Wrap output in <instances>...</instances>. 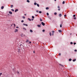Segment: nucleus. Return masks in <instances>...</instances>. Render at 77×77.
I'll use <instances>...</instances> for the list:
<instances>
[{"label": "nucleus", "mask_w": 77, "mask_h": 77, "mask_svg": "<svg viewBox=\"0 0 77 77\" xmlns=\"http://www.w3.org/2000/svg\"><path fill=\"white\" fill-rule=\"evenodd\" d=\"M18 32V29H16L15 31H14V32Z\"/></svg>", "instance_id": "f257e3e1"}, {"label": "nucleus", "mask_w": 77, "mask_h": 77, "mask_svg": "<svg viewBox=\"0 0 77 77\" xmlns=\"http://www.w3.org/2000/svg\"><path fill=\"white\" fill-rule=\"evenodd\" d=\"M41 23H42V24L43 26H45V23H44V22H42Z\"/></svg>", "instance_id": "f03ea898"}, {"label": "nucleus", "mask_w": 77, "mask_h": 77, "mask_svg": "<svg viewBox=\"0 0 77 77\" xmlns=\"http://www.w3.org/2000/svg\"><path fill=\"white\" fill-rule=\"evenodd\" d=\"M18 11V9H16L15 10V12H17V11Z\"/></svg>", "instance_id": "7ed1b4c3"}, {"label": "nucleus", "mask_w": 77, "mask_h": 77, "mask_svg": "<svg viewBox=\"0 0 77 77\" xmlns=\"http://www.w3.org/2000/svg\"><path fill=\"white\" fill-rule=\"evenodd\" d=\"M59 17H61L62 16V14H60L59 15Z\"/></svg>", "instance_id": "20e7f679"}, {"label": "nucleus", "mask_w": 77, "mask_h": 77, "mask_svg": "<svg viewBox=\"0 0 77 77\" xmlns=\"http://www.w3.org/2000/svg\"><path fill=\"white\" fill-rule=\"evenodd\" d=\"M23 25L24 26H28V25H27V24H25L24 23L23 24Z\"/></svg>", "instance_id": "39448f33"}, {"label": "nucleus", "mask_w": 77, "mask_h": 77, "mask_svg": "<svg viewBox=\"0 0 77 77\" xmlns=\"http://www.w3.org/2000/svg\"><path fill=\"white\" fill-rule=\"evenodd\" d=\"M9 13L10 14H12V13L11 11H9Z\"/></svg>", "instance_id": "423d86ee"}, {"label": "nucleus", "mask_w": 77, "mask_h": 77, "mask_svg": "<svg viewBox=\"0 0 77 77\" xmlns=\"http://www.w3.org/2000/svg\"><path fill=\"white\" fill-rule=\"evenodd\" d=\"M30 32L31 33H32V32H33V31H32V29H30Z\"/></svg>", "instance_id": "0eeeda50"}, {"label": "nucleus", "mask_w": 77, "mask_h": 77, "mask_svg": "<svg viewBox=\"0 0 77 77\" xmlns=\"http://www.w3.org/2000/svg\"><path fill=\"white\" fill-rule=\"evenodd\" d=\"M4 8V6H2L1 7V9H3Z\"/></svg>", "instance_id": "6e6552de"}, {"label": "nucleus", "mask_w": 77, "mask_h": 77, "mask_svg": "<svg viewBox=\"0 0 77 77\" xmlns=\"http://www.w3.org/2000/svg\"><path fill=\"white\" fill-rule=\"evenodd\" d=\"M23 30H26V29L24 27H23Z\"/></svg>", "instance_id": "1a4fd4ad"}, {"label": "nucleus", "mask_w": 77, "mask_h": 77, "mask_svg": "<svg viewBox=\"0 0 77 77\" xmlns=\"http://www.w3.org/2000/svg\"><path fill=\"white\" fill-rule=\"evenodd\" d=\"M38 27H41V25H37Z\"/></svg>", "instance_id": "9d476101"}, {"label": "nucleus", "mask_w": 77, "mask_h": 77, "mask_svg": "<svg viewBox=\"0 0 77 77\" xmlns=\"http://www.w3.org/2000/svg\"><path fill=\"white\" fill-rule=\"evenodd\" d=\"M46 9L48 10V9H49V8H48V7H47L46 8Z\"/></svg>", "instance_id": "9b49d317"}, {"label": "nucleus", "mask_w": 77, "mask_h": 77, "mask_svg": "<svg viewBox=\"0 0 77 77\" xmlns=\"http://www.w3.org/2000/svg\"><path fill=\"white\" fill-rule=\"evenodd\" d=\"M28 20H29V21H31V19H30V18H28Z\"/></svg>", "instance_id": "f8f14e48"}, {"label": "nucleus", "mask_w": 77, "mask_h": 77, "mask_svg": "<svg viewBox=\"0 0 77 77\" xmlns=\"http://www.w3.org/2000/svg\"><path fill=\"white\" fill-rule=\"evenodd\" d=\"M26 2H28V3H29L30 2V1L29 0H27Z\"/></svg>", "instance_id": "ddd939ff"}, {"label": "nucleus", "mask_w": 77, "mask_h": 77, "mask_svg": "<svg viewBox=\"0 0 77 77\" xmlns=\"http://www.w3.org/2000/svg\"><path fill=\"white\" fill-rule=\"evenodd\" d=\"M34 5H37V3L36 2H35L34 3Z\"/></svg>", "instance_id": "4468645a"}, {"label": "nucleus", "mask_w": 77, "mask_h": 77, "mask_svg": "<svg viewBox=\"0 0 77 77\" xmlns=\"http://www.w3.org/2000/svg\"><path fill=\"white\" fill-rule=\"evenodd\" d=\"M76 60V59H75V60H73V62H75Z\"/></svg>", "instance_id": "2eb2a0df"}, {"label": "nucleus", "mask_w": 77, "mask_h": 77, "mask_svg": "<svg viewBox=\"0 0 77 77\" xmlns=\"http://www.w3.org/2000/svg\"><path fill=\"white\" fill-rule=\"evenodd\" d=\"M13 7H14V6H13V5H11V8H13Z\"/></svg>", "instance_id": "dca6fc26"}, {"label": "nucleus", "mask_w": 77, "mask_h": 77, "mask_svg": "<svg viewBox=\"0 0 77 77\" xmlns=\"http://www.w3.org/2000/svg\"><path fill=\"white\" fill-rule=\"evenodd\" d=\"M40 21H42V20L41 18H40Z\"/></svg>", "instance_id": "f3484780"}, {"label": "nucleus", "mask_w": 77, "mask_h": 77, "mask_svg": "<svg viewBox=\"0 0 77 77\" xmlns=\"http://www.w3.org/2000/svg\"><path fill=\"white\" fill-rule=\"evenodd\" d=\"M37 5L38 7H39V4H37Z\"/></svg>", "instance_id": "a211bd4d"}, {"label": "nucleus", "mask_w": 77, "mask_h": 77, "mask_svg": "<svg viewBox=\"0 0 77 77\" xmlns=\"http://www.w3.org/2000/svg\"><path fill=\"white\" fill-rule=\"evenodd\" d=\"M72 59H69V61H71Z\"/></svg>", "instance_id": "6ab92c4d"}, {"label": "nucleus", "mask_w": 77, "mask_h": 77, "mask_svg": "<svg viewBox=\"0 0 77 77\" xmlns=\"http://www.w3.org/2000/svg\"><path fill=\"white\" fill-rule=\"evenodd\" d=\"M29 41V40H27L26 41V42H28Z\"/></svg>", "instance_id": "aec40b11"}, {"label": "nucleus", "mask_w": 77, "mask_h": 77, "mask_svg": "<svg viewBox=\"0 0 77 77\" xmlns=\"http://www.w3.org/2000/svg\"><path fill=\"white\" fill-rule=\"evenodd\" d=\"M58 32H60H60H61V31L60 30H58Z\"/></svg>", "instance_id": "412c9836"}, {"label": "nucleus", "mask_w": 77, "mask_h": 77, "mask_svg": "<svg viewBox=\"0 0 77 77\" xmlns=\"http://www.w3.org/2000/svg\"><path fill=\"white\" fill-rule=\"evenodd\" d=\"M49 35H50V36H51V32H50L49 33Z\"/></svg>", "instance_id": "4be33fe9"}, {"label": "nucleus", "mask_w": 77, "mask_h": 77, "mask_svg": "<svg viewBox=\"0 0 77 77\" xmlns=\"http://www.w3.org/2000/svg\"><path fill=\"white\" fill-rule=\"evenodd\" d=\"M39 13L40 14H41V13H42V12L41 11H40L39 12Z\"/></svg>", "instance_id": "5701e85b"}, {"label": "nucleus", "mask_w": 77, "mask_h": 77, "mask_svg": "<svg viewBox=\"0 0 77 77\" xmlns=\"http://www.w3.org/2000/svg\"><path fill=\"white\" fill-rule=\"evenodd\" d=\"M11 11L14 12V9H11Z\"/></svg>", "instance_id": "b1692460"}, {"label": "nucleus", "mask_w": 77, "mask_h": 77, "mask_svg": "<svg viewBox=\"0 0 77 77\" xmlns=\"http://www.w3.org/2000/svg\"><path fill=\"white\" fill-rule=\"evenodd\" d=\"M54 14H55V15H57V13H54Z\"/></svg>", "instance_id": "393cba45"}, {"label": "nucleus", "mask_w": 77, "mask_h": 77, "mask_svg": "<svg viewBox=\"0 0 77 77\" xmlns=\"http://www.w3.org/2000/svg\"><path fill=\"white\" fill-rule=\"evenodd\" d=\"M32 18H35V17H34V16H32Z\"/></svg>", "instance_id": "a878e982"}, {"label": "nucleus", "mask_w": 77, "mask_h": 77, "mask_svg": "<svg viewBox=\"0 0 77 77\" xmlns=\"http://www.w3.org/2000/svg\"><path fill=\"white\" fill-rule=\"evenodd\" d=\"M63 4H65V1H63Z\"/></svg>", "instance_id": "bb28decb"}, {"label": "nucleus", "mask_w": 77, "mask_h": 77, "mask_svg": "<svg viewBox=\"0 0 77 77\" xmlns=\"http://www.w3.org/2000/svg\"><path fill=\"white\" fill-rule=\"evenodd\" d=\"M47 15H49V14H48V13H47Z\"/></svg>", "instance_id": "cd10ccee"}, {"label": "nucleus", "mask_w": 77, "mask_h": 77, "mask_svg": "<svg viewBox=\"0 0 77 77\" xmlns=\"http://www.w3.org/2000/svg\"><path fill=\"white\" fill-rule=\"evenodd\" d=\"M42 32H45V30L44 29L43 30Z\"/></svg>", "instance_id": "c85d7f7f"}, {"label": "nucleus", "mask_w": 77, "mask_h": 77, "mask_svg": "<svg viewBox=\"0 0 77 77\" xmlns=\"http://www.w3.org/2000/svg\"><path fill=\"white\" fill-rule=\"evenodd\" d=\"M52 33H54V31H53L52 32Z\"/></svg>", "instance_id": "c756f323"}, {"label": "nucleus", "mask_w": 77, "mask_h": 77, "mask_svg": "<svg viewBox=\"0 0 77 77\" xmlns=\"http://www.w3.org/2000/svg\"><path fill=\"white\" fill-rule=\"evenodd\" d=\"M73 17H75V15L74 14L73 15Z\"/></svg>", "instance_id": "7c9ffc66"}, {"label": "nucleus", "mask_w": 77, "mask_h": 77, "mask_svg": "<svg viewBox=\"0 0 77 77\" xmlns=\"http://www.w3.org/2000/svg\"><path fill=\"white\" fill-rule=\"evenodd\" d=\"M23 19H25V17H24V16H23Z\"/></svg>", "instance_id": "2f4dec72"}, {"label": "nucleus", "mask_w": 77, "mask_h": 77, "mask_svg": "<svg viewBox=\"0 0 77 77\" xmlns=\"http://www.w3.org/2000/svg\"><path fill=\"white\" fill-rule=\"evenodd\" d=\"M74 20H76V17H74Z\"/></svg>", "instance_id": "473e14b6"}, {"label": "nucleus", "mask_w": 77, "mask_h": 77, "mask_svg": "<svg viewBox=\"0 0 77 77\" xmlns=\"http://www.w3.org/2000/svg\"><path fill=\"white\" fill-rule=\"evenodd\" d=\"M23 22H24V20H22L21 21V22H22V23H23Z\"/></svg>", "instance_id": "72a5a7b5"}, {"label": "nucleus", "mask_w": 77, "mask_h": 77, "mask_svg": "<svg viewBox=\"0 0 77 77\" xmlns=\"http://www.w3.org/2000/svg\"><path fill=\"white\" fill-rule=\"evenodd\" d=\"M60 27H62V24H61L60 25Z\"/></svg>", "instance_id": "f704fd0d"}, {"label": "nucleus", "mask_w": 77, "mask_h": 77, "mask_svg": "<svg viewBox=\"0 0 77 77\" xmlns=\"http://www.w3.org/2000/svg\"><path fill=\"white\" fill-rule=\"evenodd\" d=\"M73 44V43H72V42H70V44Z\"/></svg>", "instance_id": "c9c22d12"}, {"label": "nucleus", "mask_w": 77, "mask_h": 77, "mask_svg": "<svg viewBox=\"0 0 77 77\" xmlns=\"http://www.w3.org/2000/svg\"><path fill=\"white\" fill-rule=\"evenodd\" d=\"M74 51H75V52H77V50H74Z\"/></svg>", "instance_id": "e433bc0d"}, {"label": "nucleus", "mask_w": 77, "mask_h": 77, "mask_svg": "<svg viewBox=\"0 0 77 77\" xmlns=\"http://www.w3.org/2000/svg\"><path fill=\"white\" fill-rule=\"evenodd\" d=\"M64 17H66V14H65Z\"/></svg>", "instance_id": "4c0bfd02"}, {"label": "nucleus", "mask_w": 77, "mask_h": 77, "mask_svg": "<svg viewBox=\"0 0 77 77\" xmlns=\"http://www.w3.org/2000/svg\"><path fill=\"white\" fill-rule=\"evenodd\" d=\"M73 44L74 45H75V44H76V43H74Z\"/></svg>", "instance_id": "58836bf2"}, {"label": "nucleus", "mask_w": 77, "mask_h": 77, "mask_svg": "<svg viewBox=\"0 0 77 77\" xmlns=\"http://www.w3.org/2000/svg\"><path fill=\"white\" fill-rule=\"evenodd\" d=\"M36 12H39V11H38V10H37L36 11Z\"/></svg>", "instance_id": "ea45409f"}, {"label": "nucleus", "mask_w": 77, "mask_h": 77, "mask_svg": "<svg viewBox=\"0 0 77 77\" xmlns=\"http://www.w3.org/2000/svg\"><path fill=\"white\" fill-rule=\"evenodd\" d=\"M2 73H0V75L1 76V75H2Z\"/></svg>", "instance_id": "a19ab883"}, {"label": "nucleus", "mask_w": 77, "mask_h": 77, "mask_svg": "<svg viewBox=\"0 0 77 77\" xmlns=\"http://www.w3.org/2000/svg\"><path fill=\"white\" fill-rule=\"evenodd\" d=\"M60 8H59L58 9V11H60Z\"/></svg>", "instance_id": "79ce46f5"}, {"label": "nucleus", "mask_w": 77, "mask_h": 77, "mask_svg": "<svg viewBox=\"0 0 77 77\" xmlns=\"http://www.w3.org/2000/svg\"><path fill=\"white\" fill-rule=\"evenodd\" d=\"M16 28H17V29L19 28V27H18V26H17L16 27Z\"/></svg>", "instance_id": "37998d69"}, {"label": "nucleus", "mask_w": 77, "mask_h": 77, "mask_svg": "<svg viewBox=\"0 0 77 77\" xmlns=\"http://www.w3.org/2000/svg\"><path fill=\"white\" fill-rule=\"evenodd\" d=\"M57 8H60V7L59 6H58Z\"/></svg>", "instance_id": "c03bdc74"}, {"label": "nucleus", "mask_w": 77, "mask_h": 77, "mask_svg": "<svg viewBox=\"0 0 77 77\" xmlns=\"http://www.w3.org/2000/svg\"><path fill=\"white\" fill-rule=\"evenodd\" d=\"M29 44H31V42H29Z\"/></svg>", "instance_id": "a18cd8bd"}, {"label": "nucleus", "mask_w": 77, "mask_h": 77, "mask_svg": "<svg viewBox=\"0 0 77 77\" xmlns=\"http://www.w3.org/2000/svg\"><path fill=\"white\" fill-rule=\"evenodd\" d=\"M61 55V54L60 53L59 54V56H60Z\"/></svg>", "instance_id": "49530a36"}, {"label": "nucleus", "mask_w": 77, "mask_h": 77, "mask_svg": "<svg viewBox=\"0 0 77 77\" xmlns=\"http://www.w3.org/2000/svg\"><path fill=\"white\" fill-rule=\"evenodd\" d=\"M54 35V33H52V35Z\"/></svg>", "instance_id": "de8ad7c7"}, {"label": "nucleus", "mask_w": 77, "mask_h": 77, "mask_svg": "<svg viewBox=\"0 0 77 77\" xmlns=\"http://www.w3.org/2000/svg\"><path fill=\"white\" fill-rule=\"evenodd\" d=\"M14 27H15V24H14Z\"/></svg>", "instance_id": "09e8293b"}, {"label": "nucleus", "mask_w": 77, "mask_h": 77, "mask_svg": "<svg viewBox=\"0 0 77 77\" xmlns=\"http://www.w3.org/2000/svg\"><path fill=\"white\" fill-rule=\"evenodd\" d=\"M22 45V44H20V47Z\"/></svg>", "instance_id": "8fccbe9b"}, {"label": "nucleus", "mask_w": 77, "mask_h": 77, "mask_svg": "<svg viewBox=\"0 0 77 77\" xmlns=\"http://www.w3.org/2000/svg\"><path fill=\"white\" fill-rule=\"evenodd\" d=\"M61 66H63H63L62 65H60Z\"/></svg>", "instance_id": "3c124183"}, {"label": "nucleus", "mask_w": 77, "mask_h": 77, "mask_svg": "<svg viewBox=\"0 0 77 77\" xmlns=\"http://www.w3.org/2000/svg\"><path fill=\"white\" fill-rule=\"evenodd\" d=\"M33 19H31L32 21H33Z\"/></svg>", "instance_id": "603ef678"}, {"label": "nucleus", "mask_w": 77, "mask_h": 77, "mask_svg": "<svg viewBox=\"0 0 77 77\" xmlns=\"http://www.w3.org/2000/svg\"><path fill=\"white\" fill-rule=\"evenodd\" d=\"M17 72V73H18V74H19V72Z\"/></svg>", "instance_id": "864d4df0"}, {"label": "nucleus", "mask_w": 77, "mask_h": 77, "mask_svg": "<svg viewBox=\"0 0 77 77\" xmlns=\"http://www.w3.org/2000/svg\"><path fill=\"white\" fill-rule=\"evenodd\" d=\"M33 53H35V51H33Z\"/></svg>", "instance_id": "5fc2aeb1"}, {"label": "nucleus", "mask_w": 77, "mask_h": 77, "mask_svg": "<svg viewBox=\"0 0 77 77\" xmlns=\"http://www.w3.org/2000/svg\"><path fill=\"white\" fill-rule=\"evenodd\" d=\"M54 0V1H55V2H56V0Z\"/></svg>", "instance_id": "6e6d98bb"}, {"label": "nucleus", "mask_w": 77, "mask_h": 77, "mask_svg": "<svg viewBox=\"0 0 77 77\" xmlns=\"http://www.w3.org/2000/svg\"><path fill=\"white\" fill-rule=\"evenodd\" d=\"M12 26V25H11V26Z\"/></svg>", "instance_id": "4d7b16f0"}, {"label": "nucleus", "mask_w": 77, "mask_h": 77, "mask_svg": "<svg viewBox=\"0 0 77 77\" xmlns=\"http://www.w3.org/2000/svg\"><path fill=\"white\" fill-rule=\"evenodd\" d=\"M25 15H26V14H25Z\"/></svg>", "instance_id": "13d9d810"}, {"label": "nucleus", "mask_w": 77, "mask_h": 77, "mask_svg": "<svg viewBox=\"0 0 77 77\" xmlns=\"http://www.w3.org/2000/svg\"><path fill=\"white\" fill-rule=\"evenodd\" d=\"M35 15V16H37V15Z\"/></svg>", "instance_id": "bf43d9fd"}, {"label": "nucleus", "mask_w": 77, "mask_h": 77, "mask_svg": "<svg viewBox=\"0 0 77 77\" xmlns=\"http://www.w3.org/2000/svg\"><path fill=\"white\" fill-rule=\"evenodd\" d=\"M70 35H71V34H70Z\"/></svg>", "instance_id": "052dcab7"}, {"label": "nucleus", "mask_w": 77, "mask_h": 77, "mask_svg": "<svg viewBox=\"0 0 77 77\" xmlns=\"http://www.w3.org/2000/svg\"><path fill=\"white\" fill-rule=\"evenodd\" d=\"M0 76H1L0 75Z\"/></svg>", "instance_id": "680f3d73"}]
</instances>
